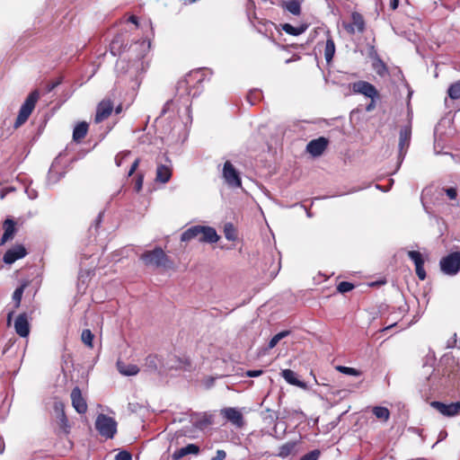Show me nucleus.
Instances as JSON below:
<instances>
[{
  "mask_svg": "<svg viewBox=\"0 0 460 460\" xmlns=\"http://www.w3.org/2000/svg\"><path fill=\"white\" fill-rule=\"evenodd\" d=\"M188 367H190V361L189 359H185L184 362Z\"/></svg>",
  "mask_w": 460,
  "mask_h": 460,
  "instance_id": "obj_59",
  "label": "nucleus"
},
{
  "mask_svg": "<svg viewBox=\"0 0 460 460\" xmlns=\"http://www.w3.org/2000/svg\"><path fill=\"white\" fill-rule=\"evenodd\" d=\"M172 169L164 164H159L156 169L155 180L162 183H166L171 180Z\"/></svg>",
  "mask_w": 460,
  "mask_h": 460,
  "instance_id": "obj_22",
  "label": "nucleus"
},
{
  "mask_svg": "<svg viewBox=\"0 0 460 460\" xmlns=\"http://www.w3.org/2000/svg\"><path fill=\"white\" fill-rule=\"evenodd\" d=\"M445 192L450 199H456L457 197V190L456 188H447L445 190Z\"/></svg>",
  "mask_w": 460,
  "mask_h": 460,
  "instance_id": "obj_47",
  "label": "nucleus"
},
{
  "mask_svg": "<svg viewBox=\"0 0 460 460\" xmlns=\"http://www.w3.org/2000/svg\"><path fill=\"white\" fill-rule=\"evenodd\" d=\"M343 28L347 33L349 35H354L355 33H363L366 31V20L364 16L354 11L350 15L349 22H343Z\"/></svg>",
  "mask_w": 460,
  "mask_h": 460,
  "instance_id": "obj_6",
  "label": "nucleus"
},
{
  "mask_svg": "<svg viewBox=\"0 0 460 460\" xmlns=\"http://www.w3.org/2000/svg\"><path fill=\"white\" fill-rule=\"evenodd\" d=\"M14 312L13 311H11L9 312L8 315H7V323L10 324L11 321H12V318H13V315Z\"/></svg>",
  "mask_w": 460,
  "mask_h": 460,
  "instance_id": "obj_57",
  "label": "nucleus"
},
{
  "mask_svg": "<svg viewBox=\"0 0 460 460\" xmlns=\"http://www.w3.org/2000/svg\"><path fill=\"white\" fill-rule=\"evenodd\" d=\"M40 99V92L36 89L30 93L25 99L24 102L20 108L18 116L13 124L14 128H18L22 126L29 119L33 110L35 109L36 103Z\"/></svg>",
  "mask_w": 460,
  "mask_h": 460,
  "instance_id": "obj_3",
  "label": "nucleus"
},
{
  "mask_svg": "<svg viewBox=\"0 0 460 460\" xmlns=\"http://www.w3.org/2000/svg\"><path fill=\"white\" fill-rule=\"evenodd\" d=\"M440 270L448 276H455L460 271V252H454L443 257L439 261Z\"/></svg>",
  "mask_w": 460,
  "mask_h": 460,
  "instance_id": "obj_5",
  "label": "nucleus"
},
{
  "mask_svg": "<svg viewBox=\"0 0 460 460\" xmlns=\"http://www.w3.org/2000/svg\"><path fill=\"white\" fill-rule=\"evenodd\" d=\"M199 453V447L195 444H189L186 447L176 449L172 455V458L173 460H180L187 455H198Z\"/></svg>",
  "mask_w": 460,
  "mask_h": 460,
  "instance_id": "obj_20",
  "label": "nucleus"
},
{
  "mask_svg": "<svg viewBox=\"0 0 460 460\" xmlns=\"http://www.w3.org/2000/svg\"><path fill=\"white\" fill-rule=\"evenodd\" d=\"M117 368L124 376H135L139 372V367L137 365L126 364L120 360L117 362Z\"/></svg>",
  "mask_w": 460,
  "mask_h": 460,
  "instance_id": "obj_23",
  "label": "nucleus"
},
{
  "mask_svg": "<svg viewBox=\"0 0 460 460\" xmlns=\"http://www.w3.org/2000/svg\"><path fill=\"white\" fill-rule=\"evenodd\" d=\"M206 79L205 72L201 69L190 72L183 79L177 84V90L184 89L188 94H190V84L196 83L202 84Z\"/></svg>",
  "mask_w": 460,
  "mask_h": 460,
  "instance_id": "obj_7",
  "label": "nucleus"
},
{
  "mask_svg": "<svg viewBox=\"0 0 460 460\" xmlns=\"http://www.w3.org/2000/svg\"><path fill=\"white\" fill-rule=\"evenodd\" d=\"M355 288L354 284L349 282V281H341L337 286V290L344 294L346 292L351 291Z\"/></svg>",
  "mask_w": 460,
  "mask_h": 460,
  "instance_id": "obj_40",
  "label": "nucleus"
},
{
  "mask_svg": "<svg viewBox=\"0 0 460 460\" xmlns=\"http://www.w3.org/2000/svg\"><path fill=\"white\" fill-rule=\"evenodd\" d=\"M263 373L262 370H248L246 372V376H249V377H256V376H260L261 374Z\"/></svg>",
  "mask_w": 460,
  "mask_h": 460,
  "instance_id": "obj_50",
  "label": "nucleus"
},
{
  "mask_svg": "<svg viewBox=\"0 0 460 460\" xmlns=\"http://www.w3.org/2000/svg\"><path fill=\"white\" fill-rule=\"evenodd\" d=\"M447 95L452 100L460 99V79L449 85Z\"/></svg>",
  "mask_w": 460,
  "mask_h": 460,
  "instance_id": "obj_32",
  "label": "nucleus"
},
{
  "mask_svg": "<svg viewBox=\"0 0 460 460\" xmlns=\"http://www.w3.org/2000/svg\"><path fill=\"white\" fill-rule=\"evenodd\" d=\"M408 257L414 262V265L424 264L422 254L418 251H409Z\"/></svg>",
  "mask_w": 460,
  "mask_h": 460,
  "instance_id": "obj_39",
  "label": "nucleus"
},
{
  "mask_svg": "<svg viewBox=\"0 0 460 460\" xmlns=\"http://www.w3.org/2000/svg\"><path fill=\"white\" fill-rule=\"evenodd\" d=\"M29 282L24 281L14 291L13 294V300L14 302V309H17L21 305V301L22 298V295L24 293L25 288L28 287Z\"/></svg>",
  "mask_w": 460,
  "mask_h": 460,
  "instance_id": "obj_30",
  "label": "nucleus"
},
{
  "mask_svg": "<svg viewBox=\"0 0 460 460\" xmlns=\"http://www.w3.org/2000/svg\"><path fill=\"white\" fill-rule=\"evenodd\" d=\"M121 111H122V105H121V104L118 105V106L115 108V112H116V114L120 113V112H121Z\"/></svg>",
  "mask_w": 460,
  "mask_h": 460,
  "instance_id": "obj_58",
  "label": "nucleus"
},
{
  "mask_svg": "<svg viewBox=\"0 0 460 460\" xmlns=\"http://www.w3.org/2000/svg\"><path fill=\"white\" fill-rule=\"evenodd\" d=\"M11 346H12V343H11L10 341H9V342H7V343L4 345V349H3L2 354H3V355H4V354L9 350V349L11 348Z\"/></svg>",
  "mask_w": 460,
  "mask_h": 460,
  "instance_id": "obj_55",
  "label": "nucleus"
},
{
  "mask_svg": "<svg viewBox=\"0 0 460 460\" xmlns=\"http://www.w3.org/2000/svg\"><path fill=\"white\" fill-rule=\"evenodd\" d=\"M115 460H132V455L127 450H122L115 456Z\"/></svg>",
  "mask_w": 460,
  "mask_h": 460,
  "instance_id": "obj_44",
  "label": "nucleus"
},
{
  "mask_svg": "<svg viewBox=\"0 0 460 460\" xmlns=\"http://www.w3.org/2000/svg\"><path fill=\"white\" fill-rule=\"evenodd\" d=\"M253 94H260L258 92H251L248 95H247V100L252 103V104H254L255 102L252 100V97Z\"/></svg>",
  "mask_w": 460,
  "mask_h": 460,
  "instance_id": "obj_54",
  "label": "nucleus"
},
{
  "mask_svg": "<svg viewBox=\"0 0 460 460\" xmlns=\"http://www.w3.org/2000/svg\"><path fill=\"white\" fill-rule=\"evenodd\" d=\"M281 28L286 33H288L289 35L298 36L306 31V29L308 28V25L301 24L297 27H294L293 25H291L289 23H284V24H281Z\"/></svg>",
  "mask_w": 460,
  "mask_h": 460,
  "instance_id": "obj_26",
  "label": "nucleus"
},
{
  "mask_svg": "<svg viewBox=\"0 0 460 460\" xmlns=\"http://www.w3.org/2000/svg\"><path fill=\"white\" fill-rule=\"evenodd\" d=\"M296 446V442H287L279 447L278 456L281 458L288 457L295 450Z\"/></svg>",
  "mask_w": 460,
  "mask_h": 460,
  "instance_id": "obj_31",
  "label": "nucleus"
},
{
  "mask_svg": "<svg viewBox=\"0 0 460 460\" xmlns=\"http://www.w3.org/2000/svg\"><path fill=\"white\" fill-rule=\"evenodd\" d=\"M213 423L212 416L204 414L202 417H200L197 422L196 427L199 429H204L208 426L211 425Z\"/></svg>",
  "mask_w": 460,
  "mask_h": 460,
  "instance_id": "obj_38",
  "label": "nucleus"
},
{
  "mask_svg": "<svg viewBox=\"0 0 460 460\" xmlns=\"http://www.w3.org/2000/svg\"><path fill=\"white\" fill-rule=\"evenodd\" d=\"M198 239L200 243H214L219 240L215 228L205 226H193L185 230L181 235V242H190Z\"/></svg>",
  "mask_w": 460,
  "mask_h": 460,
  "instance_id": "obj_1",
  "label": "nucleus"
},
{
  "mask_svg": "<svg viewBox=\"0 0 460 460\" xmlns=\"http://www.w3.org/2000/svg\"><path fill=\"white\" fill-rule=\"evenodd\" d=\"M336 369L340 373H342L344 375H349V376H359L362 374L361 371H359L354 367H349L337 366Z\"/></svg>",
  "mask_w": 460,
  "mask_h": 460,
  "instance_id": "obj_37",
  "label": "nucleus"
},
{
  "mask_svg": "<svg viewBox=\"0 0 460 460\" xmlns=\"http://www.w3.org/2000/svg\"><path fill=\"white\" fill-rule=\"evenodd\" d=\"M27 253V250L22 244H15L4 252L3 261L5 264H13L17 260L25 257Z\"/></svg>",
  "mask_w": 460,
  "mask_h": 460,
  "instance_id": "obj_14",
  "label": "nucleus"
},
{
  "mask_svg": "<svg viewBox=\"0 0 460 460\" xmlns=\"http://www.w3.org/2000/svg\"><path fill=\"white\" fill-rule=\"evenodd\" d=\"M57 418L60 429H62L64 433L68 434L70 426L66 413H62L61 415L57 416Z\"/></svg>",
  "mask_w": 460,
  "mask_h": 460,
  "instance_id": "obj_35",
  "label": "nucleus"
},
{
  "mask_svg": "<svg viewBox=\"0 0 460 460\" xmlns=\"http://www.w3.org/2000/svg\"><path fill=\"white\" fill-rule=\"evenodd\" d=\"M14 329L20 337L26 338L29 336L31 328L26 313H22L16 317L14 321Z\"/></svg>",
  "mask_w": 460,
  "mask_h": 460,
  "instance_id": "obj_17",
  "label": "nucleus"
},
{
  "mask_svg": "<svg viewBox=\"0 0 460 460\" xmlns=\"http://www.w3.org/2000/svg\"><path fill=\"white\" fill-rule=\"evenodd\" d=\"M88 128V123L85 121L79 122L74 128L73 140L76 143L81 142L86 137Z\"/></svg>",
  "mask_w": 460,
  "mask_h": 460,
  "instance_id": "obj_21",
  "label": "nucleus"
},
{
  "mask_svg": "<svg viewBox=\"0 0 460 460\" xmlns=\"http://www.w3.org/2000/svg\"><path fill=\"white\" fill-rule=\"evenodd\" d=\"M289 331H283L274 335L269 341V349H273L279 342L280 340L287 337L289 334Z\"/></svg>",
  "mask_w": 460,
  "mask_h": 460,
  "instance_id": "obj_36",
  "label": "nucleus"
},
{
  "mask_svg": "<svg viewBox=\"0 0 460 460\" xmlns=\"http://www.w3.org/2000/svg\"><path fill=\"white\" fill-rule=\"evenodd\" d=\"M281 6L294 15L301 13V0L283 1Z\"/></svg>",
  "mask_w": 460,
  "mask_h": 460,
  "instance_id": "obj_25",
  "label": "nucleus"
},
{
  "mask_svg": "<svg viewBox=\"0 0 460 460\" xmlns=\"http://www.w3.org/2000/svg\"><path fill=\"white\" fill-rule=\"evenodd\" d=\"M416 275L420 280H424L427 277L426 271L424 270V264L415 265Z\"/></svg>",
  "mask_w": 460,
  "mask_h": 460,
  "instance_id": "obj_43",
  "label": "nucleus"
},
{
  "mask_svg": "<svg viewBox=\"0 0 460 460\" xmlns=\"http://www.w3.org/2000/svg\"><path fill=\"white\" fill-rule=\"evenodd\" d=\"M139 163H140V159L139 158H137L134 163L131 164V167L128 171V176H131L134 174V172L137 171L138 165H139Z\"/></svg>",
  "mask_w": 460,
  "mask_h": 460,
  "instance_id": "obj_48",
  "label": "nucleus"
},
{
  "mask_svg": "<svg viewBox=\"0 0 460 460\" xmlns=\"http://www.w3.org/2000/svg\"><path fill=\"white\" fill-rule=\"evenodd\" d=\"M223 177L228 185L232 187H241L242 181L239 172L229 161L224 164Z\"/></svg>",
  "mask_w": 460,
  "mask_h": 460,
  "instance_id": "obj_11",
  "label": "nucleus"
},
{
  "mask_svg": "<svg viewBox=\"0 0 460 460\" xmlns=\"http://www.w3.org/2000/svg\"><path fill=\"white\" fill-rule=\"evenodd\" d=\"M157 357L155 355H149L146 358V365L151 370H157Z\"/></svg>",
  "mask_w": 460,
  "mask_h": 460,
  "instance_id": "obj_41",
  "label": "nucleus"
},
{
  "mask_svg": "<svg viewBox=\"0 0 460 460\" xmlns=\"http://www.w3.org/2000/svg\"><path fill=\"white\" fill-rule=\"evenodd\" d=\"M128 21L134 23L137 27L138 26V18L136 15H130Z\"/></svg>",
  "mask_w": 460,
  "mask_h": 460,
  "instance_id": "obj_51",
  "label": "nucleus"
},
{
  "mask_svg": "<svg viewBox=\"0 0 460 460\" xmlns=\"http://www.w3.org/2000/svg\"><path fill=\"white\" fill-rule=\"evenodd\" d=\"M329 140L323 137L311 140L306 146V151L313 156L321 155L327 148Z\"/></svg>",
  "mask_w": 460,
  "mask_h": 460,
  "instance_id": "obj_16",
  "label": "nucleus"
},
{
  "mask_svg": "<svg viewBox=\"0 0 460 460\" xmlns=\"http://www.w3.org/2000/svg\"><path fill=\"white\" fill-rule=\"evenodd\" d=\"M411 128L410 125L404 126L400 130L399 135V152L400 155H405L411 142Z\"/></svg>",
  "mask_w": 460,
  "mask_h": 460,
  "instance_id": "obj_19",
  "label": "nucleus"
},
{
  "mask_svg": "<svg viewBox=\"0 0 460 460\" xmlns=\"http://www.w3.org/2000/svg\"><path fill=\"white\" fill-rule=\"evenodd\" d=\"M140 259L146 266L164 269H172L173 267V261L161 247L146 251L141 254Z\"/></svg>",
  "mask_w": 460,
  "mask_h": 460,
  "instance_id": "obj_2",
  "label": "nucleus"
},
{
  "mask_svg": "<svg viewBox=\"0 0 460 460\" xmlns=\"http://www.w3.org/2000/svg\"><path fill=\"white\" fill-rule=\"evenodd\" d=\"M54 411L57 413V416L61 415L65 412V404L62 402H56L54 403Z\"/></svg>",
  "mask_w": 460,
  "mask_h": 460,
  "instance_id": "obj_45",
  "label": "nucleus"
},
{
  "mask_svg": "<svg viewBox=\"0 0 460 460\" xmlns=\"http://www.w3.org/2000/svg\"><path fill=\"white\" fill-rule=\"evenodd\" d=\"M3 229H4V234L0 240V245H4L8 241H11L13 239V237L17 232L15 221L12 218H6L3 222Z\"/></svg>",
  "mask_w": 460,
  "mask_h": 460,
  "instance_id": "obj_18",
  "label": "nucleus"
},
{
  "mask_svg": "<svg viewBox=\"0 0 460 460\" xmlns=\"http://www.w3.org/2000/svg\"><path fill=\"white\" fill-rule=\"evenodd\" d=\"M220 415L236 428L241 429L245 424L243 413L236 408H223L220 410Z\"/></svg>",
  "mask_w": 460,
  "mask_h": 460,
  "instance_id": "obj_8",
  "label": "nucleus"
},
{
  "mask_svg": "<svg viewBox=\"0 0 460 460\" xmlns=\"http://www.w3.org/2000/svg\"><path fill=\"white\" fill-rule=\"evenodd\" d=\"M61 83L60 80H57L55 82H51V83H49L47 84V92L49 93L51 91H53L58 85H59Z\"/></svg>",
  "mask_w": 460,
  "mask_h": 460,
  "instance_id": "obj_49",
  "label": "nucleus"
},
{
  "mask_svg": "<svg viewBox=\"0 0 460 460\" xmlns=\"http://www.w3.org/2000/svg\"><path fill=\"white\" fill-rule=\"evenodd\" d=\"M143 181H144V176L140 173L137 174V178H136V182H135V189L137 192L140 191L143 187Z\"/></svg>",
  "mask_w": 460,
  "mask_h": 460,
  "instance_id": "obj_46",
  "label": "nucleus"
},
{
  "mask_svg": "<svg viewBox=\"0 0 460 460\" xmlns=\"http://www.w3.org/2000/svg\"><path fill=\"white\" fill-rule=\"evenodd\" d=\"M225 237L229 241H235L237 239V232L233 224L227 223L224 227Z\"/></svg>",
  "mask_w": 460,
  "mask_h": 460,
  "instance_id": "obj_33",
  "label": "nucleus"
},
{
  "mask_svg": "<svg viewBox=\"0 0 460 460\" xmlns=\"http://www.w3.org/2000/svg\"><path fill=\"white\" fill-rule=\"evenodd\" d=\"M398 5H399V0H391V2H390V8L392 10L397 9Z\"/></svg>",
  "mask_w": 460,
  "mask_h": 460,
  "instance_id": "obj_53",
  "label": "nucleus"
},
{
  "mask_svg": "<svg viewBox=\"0 0 460 460\" xmlns=\"http://www.w3.org/2000/svg\"><path fill=\"white\" fill-rule=\"evenodd\" d=\"M70 397H71L72 406L74 407V409L79 414H84L88 410V406H87L86 400L83 396L82 391L78 386H75L73 388V390L71 391Z\"/></svg>",
  "mask_w": 460,
  "mask_h": 460,
  "instance_id": "obj_12",
  "label": "nucleus"
},
{
  "mask_svg": "<svg viewBox=\"0 0 460 460\" xmlns=\"http://www.w3.org/2000/svg\"><path fill=\"white\" fill-rule=\"evenodd\" d=\"M335 54V43L332 36L328 34V38L325 42L324 48V58L327 63H330Z\"/></svg>",
  "mask_w": 460,
  "mask_h": 460,
  "instance_id": "obj_28",
  "label": "nucleus"
},
{
  "mask_svg": "<svg viewBox=\"0 0 460 460\" xmlns=\"http://www.w3.org/2000/svg\"><path fill=\"white\" fill-rule=\"evenodd\" d=\"M372 66H373V69L376 71V73L379 76H382V77L385 76L389 73L388 67H387L386 64L380 58L379 56H376L374 58V61L372 63Z\"/></svg>",
  "mask_w": 460,
  "mask_h": 460,
  "instance_id": "obj_27",
  "label": "nucleus"
},
{
  "mask_svg": "<svg viewBox=\"0 0 460 460\" xmlns=\"http://www.w3.org/2000/svg\"><path fill=\"white\" fill-rule=\"evenodd\" d=\"M321 455L320 450L314 449L303 456L300 460H317Z\"/></svg>",
  "mask_w": 460,
  "mask_h": 460,
  "instance_id": "obj_42",
  "label": "nucleus"
},
{
  "mask_svg": "<svg viewBox=\"0 0 460 460\" xmlns=\"http://www.w3.org/2000/svg\"><path fill=\"white\" fill-rule=\"evenodd\" d=\"M113 111V102L110 99H104L99 102L94 117L95 123H101L107 119Z\"/></svg>",
  "mask_w": 460,
  "mask_h": 460,
  "instance_id": "obj_13",
  "label": "nucleus"
},
{
  "mask_svg": "<svg viewBox=\"0 0 460 460\" xmlns=\"http://www.w3.org/2000/svg\"><path fill=\"white\" fill-rule=\"evenodd\" d=\"M430 406L446 417H454L460 414V402H451L449 404L433 401Z\"/></svg>",
  "mask_w": 460,
  "mask_h": 460,
  "instance_id": "obj_10",
  "label": "nucleus"
},
{
  "mask_svg": "<svg viewBox=\"0 0 460 460\" xmlns=\"http://www.w3.org/2000/svg\"><path fill=\"white\" fill-rule=\"evenodd\" d=\"M282 377L290 385L298 386V387H305V383L301 382L297 379L296 373L291 369H283L281 372Z\"/></svg>",
  "mask_w": 460,
  "mask_h": 460,
  "instance_id": "obj_24",
  "label": "nucleus"
},
{
  "mask_svg": "<svg viewBox=\"0 0 460 460\" xmlns=\"http://www.w3.org/2000/svg\"><path fill=\"white\" fill-rule=\"evenodd\" d=\"M394 325V324H391V325L386 326V327L384 329V331H385V330H388V329L392 328Z\"/></svg>",
  "mask_w": 460,
  "mask_h": 460,
  "instance_id": "obj_60",
  "label": "nucleus"
},
{
  "mask_svg": "<svg viewBox=\"0 0 460 460\" xmlns=\"http://www.w3.org/2000/svg\"><path fill=\"white\" fill-rule=\"evenodd\" d=\"M375 107H376V103H375V99H374V100H371L370 103L367 105L366 110H367V111H371L375 109Z\"/></svg>",
  "mask_w": 460,
  "mask_h": 460,
  "instance_id": "obj_52",
  "label": "nucleus"
},
{
  "mask_svg": "<svg viewBox=\"0 0 460 460\" xmlns=\"http://www.w3.org/2000/svg\"><path fill=\"white\" fill-rule=\"evenodd\" d=\"M94 335L89 329H84L82 332L81 334V340L84 345H86L88 348L92 349L93 347V341Z\"/></svg>",
  "mask_w": 460,
  "mask_h": 460,
  "instance_id": "obj_34",
  "label": "nucleus"
},
{
  "mask_svg": "<svg viewBox=\"0 0 460 460\" xmlns=\"http://www.w3.org/2000/svg\"><path fill=\"white\" fill-rule=\"evenodd\" d=\"M95 428L102 437L113 438L117 433V421L103 413H100L95 421Z\"/></svg>",
  "mask_w": 460,
  "mask_h": 460,
  "instance_id": "obj_4",
  "label": "nucleus"
},
{
  "mask_svg": "<svg viewBox=\"0 0 460 460\" xmlns=\"http://www.w3.org/2000/svg\"><path fill=\"white\" fill-rule=\"evenodd\" d=\"M115 162L118 166L121 165L122 163V157H120L119 155L115 157Z\"/></svg>",
  "mask_w": 460,
  "mask_h": 460,
  "instance_id": "obj_56",
  "label": "nucleus"
},
{
  "mask_svg": "<svg viewBox=\"0 0 460 460\" xmlns=\"http://www.w3.org/2000/svg\"><path fill=\"white\" fill-rule=\"evenodd\" d=\"M128 44V40L124 33H118L112 39L110 44V51L112 56H120L126 49Z\"/></svg>",
  "mask_w": 460,
  "mask_h": 460,
  "instance_id": "obj_15",
  "label": "nucleus"
},
{
  "mask_svg": "<svg viewBox=\"0 0 460 460\" xmlns=\"http://www.w3.org/2000/svg\"><path fill=\"white\" fill-rule=\"evenodd\" d=\"M352 91L354 93L363 94L366 97L374 100L379 97V93L376 88L367 81H357L352 84Z\"/></svg>",
  "mask_w": 460,
  "mask_h": 460,
  "instance_id": "obj_9",
  "label": "nucleus"
},
{
  "mask_svg": "<svg viewBox=\"0 0 460 460\" xmlns=\"http://www.w3.org/2000/svg\"><path fill=\"white\" fill-rule=\"evenodd\" d=\"M372 413L376 419L383 422L388 421L391 415L389 409L384 406H374L372 408Z\"/></svg>",
  "mask_w": 460,
  "mask_h": 460,
  "instance_id": "obj_29",
  "label": "nucleus"
}]
</instances>
